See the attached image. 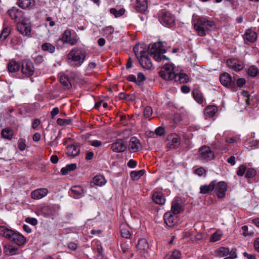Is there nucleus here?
<instances>
[{
  "instance_id": "f257e3e1",
  "label": "nucleus",
  "mask_w": 259,
  "mask_h": 259,
  "mask_svg": "<svg viewBox=\"0 0 259 259\" xmlns=\"http://www.w3.org/2000/svg\"><path fill=\"white\" fill-rule=\"evenodd\" d=\"M168 47L166 42L158 41L155 43L149 44L148 49L144 44H137L134 47L133 51L138 60L147 54H149L154 60L160 62L162 60H168V58L163 55Z\"/></svg>"
},
{
  "instance_id": "f03ea898",
  "label": "nucleus",
  "mask_w": 259,
  "mask_h": 259,
  "mask_svg": "<svg viewBox=\"0 0 259 259\" xmlns=\"http://www.w3.org/2000/svg\"><path fill=\"white\" fill-rule=\"evenodd\" d=\"M87 55L85 49L82 47H74L67 55V62L71 67H78L84 62Z\"/></svg>"
},
{
  "instance_id": "7ed1b4c3",
  "label": "nucleus",
  "mask_w": 259,
  "mask_h": 259,
  "mask_svg": "<svg viewBox=\"0 0 259 259\" xmlns=\"http://www.w3.org/2000/svg\"><path fill=\"white\" fill-rule=\"evenodd\" d=\"M193 24L194 30L200 36H205L207 33L214 27L213 21L203 17L196 19Z\"/></svg>"
},
{
  "instance_id": "20e7f679",
  "label": "nucleus",
  "mask_w": 259,
  "mask_h": 259,
  "mask_svg": "<svg viewBox=\"0 0 259 259\" xmlns=\"http://www.w3.org/2000/svg\"><path fill=\"white\" fill-rule=\"evenodd\" d=\"M1 235L19 246L24 245L26 242V238L19 232L2 225Z\"/></svg>"
},
{
  "instance_id": "39448f33",
  "label": "nucleus",
  "mask_w": 259,
  "mask_h": 259,
  "mask_svg": "<svg viewBox=\"0 0 259 259\" xmlns=\"http://www.w3.org/2000/svg\"><path fill=\"white\" fill-rule=\"evenodd\" d=\"M176 74L172 63H166L159 72L160 76L165 80H174Z\"/></svg>"
},
{
  "instance_id": "423d86ee",
  "label": "nucleus",
  "mask_w": 259,
  "mask_h": 259,
  "mask_svg": "<svg viewBox=\"0 0 259 259\" xmlns=\"http://www.w3.org/2000/svg\"><path fill=\"white\" fill-rule=\"evenodd\" d=\"M158 20L162 25L168 28H173L176 25L175 16L168 11H161Z\"/></svg>"
},
{
  "instance_id": "0eeeda50",
  "label": "nucleus",
  "mask_w": 259,
  "mask_h": 259,
  "mask_svg": "<svg viewBox=\"0 0 259 259\" xmlns=\"http://www.w3.org/2000/svg\"><path fill=\"white\" fill-rule=\"evenodd\" d=\"M60 40L64 44H67L70 46H75L79 42V37L76 33L72 36L71 30L67 29L64 31L57 42Z\"/></svg>"
},
{
  "instance_id": "6e6552de",
  "label": "nucleus",
  "mask_w": 259,
  "mask_h": 259,
  "mask_svg": "<svg viewBox=\"0 0 259 259\" xmlns=\"http://www.w3.org/2000/svg\"><path fill=\"white\" fill-rule=\"evenodd\" d=\"M165 142L166 147L169 149H178L181 145L180 136L176 133H170L167 135Z\"/></svg>"
},
{
  "instance_id": "1a4fd4ad",
  "label": "nucleus",
  "mask_w": 259,
  "mask_h": 259,
  "mask_svg": "<svg viewBox=\"0 0 259 259\" xmlns=\"http://www.w3.org/2000/svg\"><path fill=\"white\" fill-rule=\"evenodd\" d=\"M220 80L221 84L224 87L230 88L232 91L236 92L237 91L235 79H233L231 75L228 73H224L220 76Z\"/></svg>"
},
{
  "instance_id": "9d476101",
  "label": "nucleus",
  "mask_w": 259,
  "mask_h": 259,
  "mask_svg": "<svg viewBox=\"0 0 259 259\" xmlns=\"http://www.w3.org/2000/svg\"><path fill=\"white\" fill-rule=\"evenodd\" d=\"M18 31L22 35L30 37L31 35V25L26 18L17 23Z\"/></svg>"
},
{
  "instance_id": "9b49d317",
  "label": "nucleus",
  "mask_w": 259,
  "mask_h": 259,
  "mask_svg": "<svg viewBox=\"0 0 259 259\" xmlns=\"http://www.w3.org/2000/svg\"><path fill=\"white\" fill-rule=\"evenodd\" d=\"M200 159L203 161L207 162L213 159L214 154L209 146H203L199 149Z\"/></svg>"
},
{
  "instance_id": "f8f14e48",
  "label": "nucleus",
  "mask_w": 259,
  "mask_h": 259,
  "mask_svg": "<svg viewBox=\"0 0 259 259\" xmlns=\"http://www.w3.org/2000/svg\"><path fill=\"white\" fill-rule=\"evenodd\" d=\"M10 17L17 23L23 21L25 18L24 12L16 7H13L8 11Z\"/></svg>"
},
{
  "instance_id": "ddd939ff",
  "label": "nucleus",
  "mask_w": 259,
  "mask_h": 259,
  "mask_svg": "<svg viewBox=\"0 0 259 259\" xmlns=\"http://www.w3.org/2000/svg\"><path fill=\"white\" fill-rule=\"evenodd\" d=\"M21 71L27 76H32L34 72L33 63L29 60H24L22 62Z\"/></svg>"
},
{
  "instance_id": "4468645a",
  "label": "nucleus",
  "mask_w": 259,
  "mask_h": 259,
  "mask_svg": "<svg viewBox=\"0 0 259 259\" xmlns=\"http://www.w3.org/2000/svg\"><path fill=\"white\" fill-rule=\"evenodd\" d=\"M111 149L114 152L120 153L125 151L126 149V145L122 139H117L110 145Z\"/></svg>"
},
{
  "instance_id": "2eb2a0df",
  "label": "nucleus",
  "mask_w": 259,
  "mask_h": 259,
  "mask_svg": "<svg viewBox=\"0 0 259 259\" xmlns=\"http://www.w3.org/2000/svg\"><path fill=\"white\" fill-rule=\"evenodd\" d=\"M227 185L224 181L216 183L215 185V191L219 198H223L225 195L227 190Z\"/></svg>"
},
{
  "instance_id": "dca6fc26",
  "label": "nucleus",
  "mask_w": 259,
  "mask_h": 259,
  "mask_svg": "<svg viewBox=\"0 0 259 259\" xmlns=\"http://www.w3.org/2000/svg\"><path fill=\"white\" fill-rule=\"evenodd\" d=\"M163 219L165 224L169 228L173 227L177 222V217L170 211L164 213Z\"/></svg>"
},
{
  "instance_id": "f3484780",
  "label": "nucleus",
  "mask_w": 259,
  "mask_h": 259,
  "mask_svg": "<svg viewBox=\"0 0 259 259\" xmlns=\"http://www.w3.org/2000/svg\"><path fill=\"white\" fill-rule=\"evenodd\" d=\"M128 149L131 152H137L142 149V145L140 140L136 137L130 138Z\"/></svg>"
},
{
  "instance_id": "a211bd4d",
  "label": "nucleus",
  "mask_w": 259,
  "mask_h": 259,
  "mask_svg": "<svg viewBox=\"0 0 259 259\" xmlns=\"http://www.w3.org/2000/svg\"><path fill=\"white\" fill-rule=\"evenodd\" d=\"M227 62L229 67L236 71H239L244 67L243 62L237 59H228Z\"/></svg>"
},
{
  "instance_id": "6ab92c4d",
  "label": "nucleus",
  "mask_w": 259,
  "mask_h": 259,
  "mask_svg": "<svg viewBox=\"0 0 259 259\" xmlns=\"http://www.w3.org/2000/svg\"><path fill=\"white\" fill-rule=\"evenodd\" d=\"M49 193V191L47 188H38L31 192L30 194L31 198L33 199H40Z\"/></svg>"
},
{
  "instance_id": "aec40b11",
  "label": "nucleus",
  "mask_w": 259,
  "mask_h": 259,
  "mask_svg": "<svg viewBox=\"0 0 259 259\" xmlns=\"http://www.w3.org/2000/svg\"><path fill=\"white\" fill-rule=\"evenodd\" d=\"M171 210L174 214H178L184 210V207L180 200L175 199L171 203Z\"/></svg>"
},
{
  "instance_id": "412c9836",
  "label": "nucleus",
  "mask_w": 259,
  "mask_h": 259,
  "mask_svg": "<svg viewBox=\"0 0 259 259\" xmlns=\"http://www.w3.org/2000/svg\"><path fill=\"white\" fill-rule=\"evenodd\" d=\"M17 5L23 9H32L35 6L34 0H17Z\"/></svg>"
},
{
  "instance_id": "4be33fe9",
  "label": "nucleus",
  "mask_w": 259,
  "mask_h": 259,
  "mask_svg": "<svg viewBox=\"0 0 259 259\" xmlns=\"http://www.w3.org/2000/svg\"><path fill=\"white\" fill-rule=\"evenodd\" d=\"M216 180L211 181L209 185H204L200 187L199 193L201 194H208L211 193L215 188Z\"/></svg>"
},
{
  "instance_id": "5701e85b",
  "label": "nucleus",
  "mask_w": 259,
  "mask_h": 259,
  "mask_svg": "<svg viewBox=\"0 0 259 259\" xmlns=\"http://www.w3.org/2000/svg\"><path fill=\"white\" fill-rule=\"evenodd\" d=\"M66 154L67 155L72 157H75L80 153V148L77 145H70L66 147Z\"/></svg>"
},
{
  "instance_id": "b1692460",
  "label": "nucleus",
  "mask_w": 259,
  "mask_h": 259,
  "mask_svg": "<svg viewBox=\"0 0 259 259\" xmlns=\"http://www.w3.org/2000/svg\"><path fill=\"white\" fill-rule=\"evenodd\" d=\"M149 54H147L145 55L144 57H142L138 59L139 62L142 67L146 69H150L152 66V63L151 62V59L148 57Z\"/></svg>"
},
{
  "instance_id": "393cba45",
  "label": "nucleus",
  "mask_w": 259,
  "mask_h": 259,
  "mask_svg": "<svg viewBox=\"0 0 259 259\" xmlns=\"http://www.w3.org/2000/svg\"><path fill=\"white\" fill-rule=\"evenodd\" d=\"M4 252L7 255H13L19 253V249L18 247L8 244L4 246Z\"/></svg>"
},
{
  "instance_id": "a878e982",
  "label": "nucleus",
  "mask_w": 259,
  "mask_h": 259,
  "mask_svg": "<svg viewBox=\"0 0 259 259\" xmlns=\"http://www.w3.org/2000/svg\"><path fill=\"white\" fill-rule=\"evenodd\" d=\"M217 111L218 108L216 106H207L204 110V114L205 115V119L213 117Z\"/></svg>"
},
{
  "instance_id": "bb28decb",
  "label": "nucleus",
  "mask_w": 259,
  "mask_h": 259,
  "mask_svg": "<svg viewBox=\"0 0 259 259\" xmlns=\"http://www.w3.org/2000/svg\"><path fill=\"white\" fill-rule=\"evenodd\" d=\"M257 37L256 33L251 29L246 30L243 36L244 39L249 42H254L256 40Z\"/></svg>"
},
{
  "instance_id": "cd10ccee",
  "label": "nucleus",
  "mask_w": 259,
  "mask_h": 259,
  "mask_svg": "<svg viewBox=\"0 0 259 259\" xmlns=\"http://www.w3.org/2000/svg\"><path fill=\"white\" fill-rule=\"evenodd\" d=\"M214 256L218 257H226L230 254V250L228 247H220L214 250Z\"/></svg>"
},
{
  "instance_id": "c85d7f7f",
  "label": "nucleus",
  "mask_w": 259,
  "mask_h": 259,
  "mask_svg": "<svg viewBox=\"0 0 259 259\" xmlns=\"http://www.w3.org/2000/svg\"><path fill=\"white\" fill-rule=\"evenodd\" d=\"M192 95L195 100L199 104H202L204 102V97L202 92L197 89H194L192 92Z\"/></svg>"
},
{
  "instance_id": "c756f323",
  "label": "nucleus",
  "mask_w": 259,
  "mask_h": 259,
  "mask_svg": "<svg viewBox=\"0 0 259 259\" xmlns=\"http://www.w3.org/2000/svg\"><path fill=\"white\" fill-rule=\"evenodd\" d=\"M148 8L147 0H137L136 10L143 13L146 11Z\"/></svg>"
},
{
  "instance_id": "7c9ffc66",
  "label": "nucleus",
  "mask_w": 259,
  "mask_h": 259,
  "mask_svg": "<svg viewBox=\"0 0 259 259\" xmlns=\"http://www.w3.org/2000/svg\"><path fill=\"white\" fill-rule=\"evenodd\" d=\"M153 201L159 205H163L165 202V199L163 194L160 192H155L152 195Z\"/></svg>"
},
{
  "instance_id": "2f4dec72",
  "label": "nucleus",
  "mask_w": 259,
  "mask_h": 259,
  "mask_svg": "<svg viewBox=\"0 0 259 259\" xmlns=\"http://www.w3.org/2000/svg\"><path fill=\"white\" fill-rule=\"evenodd\" d=\"M121 235L122 237L128 239L131 236L130 228L125 224H122L120 226Z\"/></svg>"
},
{
  "instance_id": "473e14b6",
  "label": "nucleus",
  "mask_w": 259,
  "mask_h": 259,
  "mask_svg": "<svg viewBox=\"0 0 259 259\" xmlns=\"http://www.w3.org/2000/svg\"><path fill=\"white\" fill-rule=\"evenodd\" d=\"M174 80L176 82H178L180 83H185L189 81V78L185 73H177Z\"/></svg>"
},
{
  "instance_id": "72a5a7b5",
  "label": "nucleus",
  "mask_w": 259,
  "mask_h": 259,
  "mask_svg": "<svg viewBox=\"0 0 259 259\" xmlns=\"http://www.w3.org/2000/svg\"><path fill=\"white\" fill-rule=\"evenodd\" d=\"M71 191L72 195L74 198H79L82 196L83 189L80 186H75L72 187Z\"/></svg>"
},
{
  "instance_id": "f704fd0d",
  "label": "nucleus",
  "mask_w": 259,
  "mask_h": 259,
  "mask_svg": "<svg viewBox=\"0 0 259 259\" xmlns=\"http://www.w3.org/2000/svg\"><path fill=\"white\" fill-rule=\"evenodd\" d=\"M13 135V131L10 127L5 128L1 131V136L5 139L10 140L12 139Z\"/></svg>"
},
{
  "instance_id": "c9c22d12",
  "label": "nucleus",
  "mask_w": 259,
  "mask_h": 259,
  "mask_svg": "<svg viewBox=\"0 0 259 259\" xmlns=\"http://www.w3.org/2000/svg\"><path fill=\"white\" fill-rule=\"evenodd\" d=\"M60 82L65 89H69L72 86L70 79L66 75L63 74L60 76Z\"/></svg>"
},
{
  "instance_id": "e433bc0d",
  "label": "nucleus",
  "mask_w": 259,
  "mask_h": 259,
  "mask_svg": "<svg viewBox=\"0 0 259 259\" xmlns=\"http://www.w3.org/2000/svg\"><path fill=\"white\" fill-rule=\"evenodd\" d=\"M76 168L77 166L75 163L67 164L65 167L61 168V173L63 175H67L69 174L70 172L76 169Z\"/></svg>"
},
{
  "instance_id": "4c0bfd02",
  "label": "nucleus",
  "mask_w": 259,
  "mask_h": 259,
  "mask_svg": "<svg viewBox=\"0 0 259 259\" xmlns=\"http://www.w3.org/2000/svg\"><path fill=\"white\" fill-rule=\"evenodd\" d=\"M145 173L144 169L132 171L130 173L131 179L134 181H138Z\"/></svg>"
},
{
  "instance_id": "58836bf2",
  "label": "nucleus",
  "mask_w": 259,
  "mask_h": 259,
  "mask_svg": "<svg viewBox=\"0 0 259 259\" xmlns=\"http://www.w3.org/2000/svg\"><path fill=\"white\" fill-rule=\"evenodd\" d=\"M41 49L42 51L48 52L51 54L54 53L56 50L55 47L49 42L42 44L41 46Z\"/></svg>"
},
{
  "instance_id": "ea45409f",
  "label": "nucleus",
  "mask_w": 259,
  "mask_h": 259,
  "mask_svg": "<svg viewBox=\"0 0 259 259\" xmlns=\"http://www.w3.org/2000/svg\"><path fill=\"white\" fill-rule=\"evenodd\" d=\"M8 70L11 72H15L20 69V64L14 60H11L8 66Z\"/></svg>"
},
{
  "instance_id": "a19ab883",
  "label": "nucleus",
  "mask_w": 259,
  "mask_h": 259,
  "mask_svg": "<svg viewBox=\"0 0 259 259\" xmlns=\"http://www.w3.org/2000/svg\"><path fill=\"white\" fill-rule=\"evenodd\" d=\"M93 182L95 185L101 187L106 184V180L103 176L97 175L94 177Z\"/></svg>"
},
{
  "instance_id": "79ce46f5",
  "label": "nucleus",
  "mask_w": 259,
  "mask_h": 259,
  "mask_svg": "<svg viewBox=\"0 0 259 259\" xmlns=\"http://www.w3.org/2000/svg\"><path fill=\"white\" fill-rule=\"evenodd\" d=\"M181 253L179 250H175L171 253L166 254L164 259H181Z\"/></svg>"
},
{
  "instance_id": "37998d69",
  "label": "nucleus",
  "mask_w": 259,
  "mask_h": 259,
  "mask_svg": "<svg viewBox=\"0 0 259 259\" xmlns=\"http://www.w3.org/2000/svg\"><path fill=\"white\" fill-rule=\"evenodd\" d=\"M137 248L140 250H146L148 248V244L147 240L144 238L139 239L137 245Z\"/></svg>"
},
{
  "instance_id": "c03bdc74",
  "label": "nucleus",
  "mask_w": 259,
  "mask_h": 259,
  "mask_svg": "<svg viewBox=\"0 0 259 259\" xmlns=\"http://www.w3.org/2000/svg\"><path fill=\"white\" fill-rule=\"evenodd\" d=\"M40 212L44 216L48 217L53 214V209L49 205L44 206L40 208Z\"/></svg>"
},
{
  "instance_id": "a18cd8bd",
  "label": "nucleus",
  "mask_w": 259,
  "mask_h": 259,
  "mask_svg": "<svg viewBox=\"0 0 259 259\" xmlns=\"http://www.w3.org/2000/svg\"><path fill=\"white\" fill-rule=\"evenodd\" d=\"M125 10L123 8H121L119 10H117L115 8H112L110 9V13L113 15L115 18H118L122 16L125 13Z\"/></svg>"
},
{
  "instance_id": "49530a36",
  "label": "nucleus",
  "mask_w": 259,
  "mask_h": 259,
  "mask_svg": "<svg viewBox=\"0 0 259 259\" xmlns=\"http://www.w3.org/2000/svg\"><path fill=\"white\" fill-rule=\"evenodd\" d=\"M223 236V234L220 231H217L211 235L210 241L212 242H217L220 240Z\"/></svg>"
},
{
  "instance_id": "de8ad7c7",
  "label": "nucleus",
  "mask_w": 259,
  "mask_h": 259,
  "mask_svg": "<svg viewBox=\"0 0 259 259\" xmlns=\"http://www.w3.org/2000/svg\"><path fill=\"white\" fill-rule=\"evenodd\" d=\"M256 174V171L253 168L246 169L245 177L247 179L253 178Z\"/></svg>"
},
{
  "instance_id": "09e8293b",
  "label": "nucleus",
  "mask_w": 259,
  "mask_h": 259,
  "mask_svg": "<svg viewBox=\"0 0 259 259\" xmlns=\"http://www.w3.org/2000/svg\"><path fill=\"white\" fill-rule=\"evenodd\" d=\"M258 72V68L254 66H250L248 70V74L252 77L256 76Z\"/></svg>"
},
{
  "instance_id": "8fccbe9b",
  "label": "nucleus",
  "mask_w": 259,
  "mask_h": 259,
  "mask_svg": "<svg viewBox=\"0 0 259 259\" xmlns=\"http://www.w3.org/2000/svg\"><path fill=\"white\" fill-rule=\"evenodd\" d=\"M11 32V28L9 26H5L4 24V28L1 32V38L4 37V39H6L10 34Z\"/></svg>"
},
{
  "instance_id": "3c124183",
  "label": "nucleus",
  "mask_w": 259,
  "mask_h": 259,
  "mask_svg": "<svg viewBox=\"0 0 259 259\" xmlns=\"http://www.w3.org/2000/svg\"><path fill=\"white\" fill-rule=\"evenodd\" d=\"M146 77L144 75V74L142 72H139L138 74L137 79V84L138 85H141L143 84V82L146 80Z\"/></svg>"
},
{
  "instance_id": "603ef678",
  "label": "nucleus",
  "mask_w": 259,
  "mask_h": 259,
  "mask_svg": "<svg viewBox=\"0 0 259 259\" xmlns=\"http://www.w3.org/2000/svg\"><path fill=\"white\" fill-rule=\"evenodd\" d=\"M71 123V120L70 119L58 118L57 120V123L61 126L70 124Z\"/></svg>"
},
{
  "instance_id": "864d4df0",
  "label": "nucleus",
  "mask_w": 259,
  "mask_h": 259,
  "mask_svg": "<svg viewBox=\"0 0 259 259\" xmlns=\"http://www.w3.org/2000/svg\"><path fill=\"white\" fill-rule=\"evenodd\" d=\"M152 109L150 106H146L144 110V116L145 118H149L152 114Z\"/></svg>"
},
{
  "instance_id": "5fc2aeb1",
  "label": "nucleus",
  "mask_w": 259,
  "mask_h": 259,
  "mask_svg": "<svg viewBox=\"0 0 259 259\" xmlns=\"http://www.w3.org/2000/svg\"><path fill=\"white\" fill-rule=\"evenodd\" d=\"M246 170V166L245 165H241L239 166L238 170L236 172L238 176L242 177L244 174Z\"/></svg>"
},
{
  "instance_id": "6e6d98bb",
  "label": "nucleus",
  "mask_w": 259,
  "mask_h": 259,
  "mask_svg": "<svg viewBox=\"0 0 259 259\" xmlns=\"http://www.w3.org/2000/svg\"><path fill=\"white\" fill-rule=\"evenodd\" d=\"M237 249L236 248H232L230 250V254L229 256H226L223 259H235L237 258V254L236 253Z\"/></svg>"
},
{
  "instance_id": "4d7b16f0",
  "label": "nucleus",
  "mask_w": 259,
  "mask_h": 259,
  "mask_svg": "<svg viewBox=\"0 0 259 259\" xmlns=\"http://www.w3.org/2000/svg\"><path fill=\"white\" fill-rule=\"evenodd\" d=\"M33 60L35 64H41L44 62V57L42 55H36L33 57Z\"/></svg>"
},
{
  "instance_id": "13d9d810",
  "label": "nucleus",
  "mask_w": 259,
  "mask_h": 259,
  "mask_svg": "<svg viewBox=\"0 0 259 259\" xmlns=\"http://www.w3.org/2000/svg\"><path fill=\"white\" fill-rule=\"evenodd\" d=\"M103 31L104 34L107 35H110L113 33L114 31V28L111 26H109L106 27L104 30Z\"/></svg>"
},
{
  "instance_id": "bf43d9fd",
  "label": "nucleus",
  "mask_w": 259,
  "mask_h": 259,
  "mask_svg": "<svg viewBox=\"0 0 259 259\" xmlns=\"http://www.w3.org/2000/svg\"><path fill=\"white\" fill-rule=\"evenodd\" d=\"M246 83V80L243 78H240L236 80V87L242 88Z\"/></svg>"
},
{
  "instance_id": "052dcab7",
  "label": "nucleus",
  "mask_w": 259,
  "mask_h": 259,
  "mask_svg": "<svg viewBox=\"0 0 259 259\" xmlns=\"http://www.w3.org/2000/svg\"><path fill=\"white\" fill-rule=\"evenodd\" d=\"M26 141L25 139H21L18 143V148L21 151H23L26 148V144H25Z\"/></svg>"
},
{
  "instance_id": "680f3d73",
  "label": "nucleus",
  "mask_w": 259,
  "mask_h": 259,
  "mask_svg": "<svg viewBox=\"0 0 259 259\" xmlns=\"http://www.w3.org/2000/svg\"><path fill=\"white\" fill-rule=\"evenodd\" d=\"M67 246L70 250L74 251L77 248L78 244L74 242H70L68 243Z\"/></svg>"
},
{
  "instance_id": "e2e57ef3",
  "label": "nucleus",
  "mask_w": 259,
  "mask_h": 259,
  "mask_svg": "<svg viewBox=\"0 0 259 259\" xmlns=\"http://www.w3.org/2000/svg\"><path fill=\"white\" fill-rule=\"evenodd\" d=\"M25 222L33 226L36 225L38 223L37 219L33 218H27L25 219Z\"/></svg>"
},
{
  "instance_id": "0e129e2a",
  "label": "nucleus",
  "mask_w": 259,
  "mask_h": 259,
  "mask_svg": "<svg viewBox=\"0 0 259 259\" xmlns=\"http://www.w3.org/2000/svg\"><path fill=\"white\" fill-rule=\"evenodd\" d=\"M90 144L92 146L99 147L102 145V142L99 140H93L90 141Z\"/></svg>"
},
{
  "instance_id": "69168bd1",
  "label": "nucleus",
  "mask_w": 259,
  "mask_h": 259,
  "mask_svg": "<svg viewBox=\"0 0 259 259\" xmlns=\"http://www.w3.org/2000/svg\"><path fill=\"white\" fill-rule=\"evenodd\" d=\"M155 133L157 135L161 136L164 135L165 130L163 127L159 126L156 128Z\"/></svg>"
},
{
  "instance_id": "338daca9",
  "label": "nucleus",
  "mask_w": 259,
  "mask_h": 259,
  "mask_svg": "<svg viewBox=\"0 0 259 259\" xmlns=\"http://www.w3.org/2000/svg\"><path fill=\"white\" fill-rule=\"evenodd\" d=\"M69 75L70 77L72 79H73L75 81H77V80L79 79V75L77 73L74 71H71L70 72Z\"/></svg>"
},
{
  "instance_id": "774afa93",
  "label": "nucleus",
  "mask_w": 259,
  "mask_h": 259,
  "mask_svg": "<svg viewBox=\"0 0 259 259\" xmlns=\"http://www.w3.org/2000/svg\"><path fill=\"white\" fill-rule=\"evenodd\" d=\"M40 121L38 119H35L32 122V127L35 130L37 126L40 124Z\"/></svg>"
}]
</instances>
